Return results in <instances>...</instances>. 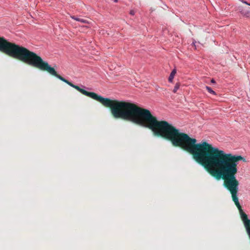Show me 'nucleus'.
Wrapping results in <instances>:
<instances>
[{
    "label": "nucleus",
    "mask_w": 250,
    "mask_h": 250,
    "mask_svg": "<svg viewBox=\"0 0 250 250\" xmlns=\"http://www.w3.org/2000/svg\"><path fill=\"white\" fill-rule=\"evenodd\" d=\"M210 82H211V83H215V80H214L213 79H212L211 80V81H210Z\"/></svg>",
    "instance_id": "13"
},
{
    "label": "nucleus",
    "mask_w": 250,
    "mask_h": 250,
    "mask_svg": "<svg viewBox=\"0 0 250 250\" xmlns=\"http://www.w3.org/2000/svg\"><path fill=\"white\" fill-rule=\"evenodd\" d=\"M237 10L244 17H250V8H246V7L239 6L238 7Z\"/></svg>",
    "instance_id": "5"
},
{
    "label": "nucleus",
    "mask_w": 250,
    "mask_h": 250,
    "mask_svg": "<svg viewBox=\"0 0 250 250\" xmlns=\"http://www.w3.org/2000/svg\"><path fill=\"white\" fill-rule=\"evenodd\" d=\"M0 51L41 70L47 71L66 83L68 82L58 75L53 67H51L47 62L43 61L36 53L24 47L8 42L4 37H0Z\"/></svg>",
    "instance_id": "3"
},
{
    "label": "nucleus",
    "mask_w": 250,
    "mask_h": 250,
    "mask_svg": "<svg viewBox=\"0 0 250 250\" xmlns=\"http://www.w3.org/2000/svg\"><path fill=\"white\" fill-rule=\"evenodd\" d=\"M206 88L208 91V92L209 93H210L214 95H216V92L214 91H213L210 87H209L208 86H206Z\"/></svg>",
    "instance_id": "8"
},
{
    "label": "nucleus",
    "mask_w": 250,
    "mask_h": 250,
    "mask_svg": "<svg viewBox=\"0 0 250 250\" xmlns=\"http://www.w3.org/2000/svg\"><path fill=\"white\" fill-rule=\"evenodd\" d=\"M118 0H114V2H118Z\"/></svg>",
    "instance_id": "14"
},
{
    "label": "nucleus",
    "mask_w": 250,
    "mask_h": 250,
    "mask_svg": "<svg viewBox=\"0 0 250 250\" xmlns=\"http://www.w3.org/2000/svg\"><path fill=\"white\" fill-rule=\"evenodd\" d=\"M67 84H68L70 86L73 87L75 88V87L76 86V85L73 84L72 83L69 82V81L67 82Z\"/></svg>",
    "instance_id": "10"
},
{
    "label": "nucleus",
    "mask_w": 250,
    "mask_h": 250,
    "mask_svg": "<svg viewBox=\"0 0 250 250\" xmlns=\"http://www.w3.org/2000/svg\"><path fill=\"white\" fill-rule=\"evenodd\" d=\"M92 98L110 107L115 118H121L148 128L155 135L163 137L169 125L166 121H158L148 109L138 107L131 103L112 101L95 93Z\"/></svg>",
    "instance_id": "2"
},
{
    "label": "nucleus",
    "mask_w": 250,
    "mask_h": 250,
    "mask_svg": "<svg viewBox=\"0 0 250 250\" xmlns=\"http://www.w3.org/2000/svg\"><path fill=\"white\" fill-rule=\"evenodd\" d=\"M176 73V69H174L172 70L171 72L170 75L168 77V81L169 83H172L173 79L174 78V77Z\"/></svg>",
    "instance_id": "6"
},
{
    "label": "nucleus",
    "mask_w": 250,
    "mask_h": 250,
    "mask_svg": "<svg viewBox=\"0 0 250 250\" xmlns=\"http://www.w3.org/2000/svg\"><path fill=\"white\" fill-rule=\"evenodd\" d=\"M180 86V83H176L174 86V89L173 90V92L174 93H176L177 92V91L178 90V89L179 88Z\"/></svg>",
    "instance_id": "9"
},
{
    "label": "nucleus",
    "mask_w": 250,
    "mask_h": 250,
    "mask_svg": "<svg viewBox=\"0 0 250 250\" xmlns=\"http://www.w3.org/2000/svg\"><path fill=\"white\" fill-rule=\"evenodd\" d=\"M75 88L77 89L78 91L81 92V93L83 94L84 95H86L88 97H89L90 98H92L93 95L94 94V92H89L86 91L84 89L86 88L84 86L81 85V87H80L79 86L76 85L75 87Z\"/></svg>",
    "instance_id": "4"
},
{
    "label": "nucleus",
    "mask_w": 250,
    "mask_h": 250,
    "mask_svg": "<svg viewBox=\"0 0 250 250\" xmlns=\"http://www.w3.org/2000/svg\"><path fill=\"white\" fill-rule=\"evenodd\" d=\"M240 1H241L242 3H245V4H246L250 6V3H248L247 1H245V0H240Z\"/></svg>",
    "instance_id": "11"
},
{
    "label": "nucleus",
    "mask_w": 250,
    "mask_h": 250,
    "mask_svg": "<svg viewBox=\"0 0 250 250\" xmlns=\"http://www.w3.org/2000/svg\"><path fill=\"white\" fill-rule=\"evenodd\" d=\"M129 13L131 15H134L135 14V12L133 10H131Z\"/></svg>",
    "instance_id": "12"
},
{
    "label": "nucleus",
    "mask_w": 250,
    "mask_h": 250,
    "mask_svg": "<svg viewBox=\"0 0 250 250\" xmlns=\"http://www.w3.org/2000/svg\"><path fill=\"white\" fill-rule=\"evenodd\" d=\"M162 137L170 141L174 146L193 154V158L202 164L212 175L222 178L225 187L232 194L234 203H239L237 166L239 161H245V159L240 155L226 153L206 142L197 143L196 139L189 137L169 124Z\"/></svg>",
    "instance_id": "1"
},
{
    "label": "nucleus",
    "mask_w": 250,
    "mask_h": 250,
    "mask_svg": "<svg viewBox=\"0 0 250 250\" xmlns=\"http://www.w3.org/2000/svg\"><path fill=\"white\" fill-rule=\"evenodd\" d=\"M71 18L76 21H79V22H81L82 23H88V21H86V20H84L83 19H81V18H77L75 16H72L71 17Z\"/></svg>",
    "instance_id": "7"
}]
</instances>
